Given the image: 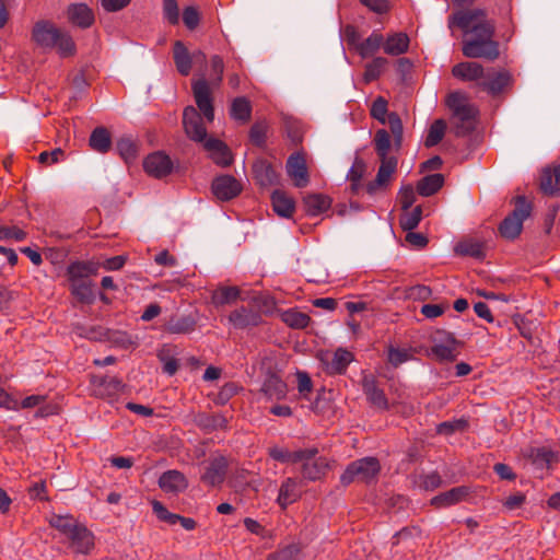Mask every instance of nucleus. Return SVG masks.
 Here are the masks:
<instances>
[{
    "label": "nucleus",
    "instance_id": "nucleus-3",
    "mask_svg": "<svg viewBox=\"0 0 560 560\" xmlns=\"http://www.w3.org/2000/svg\"><path fill=\"white\" fill-rule=\"evenodd\" d=\"M375 152L381 161L376 177L365 186V190L369 195H375L377 191L385 190L392 179V176L397 170V158L389 156V150L392 148L390 135L385 129H378L373 139Z\"/></svg>",
    "mask_w": 560,
    "mask_h": 560
},
{
    "label": "nucleus",
    "instance_id": "nucleus-62",
    "mask_svg": "<svg viewBox=\"0 0 560 560\" xmlns=\"http://www.w3.org/2000/svg\"><path fill=\"white\" fill-rule=\"evenodd\" d=\"M402 210H408L416 200V194L412 186H406L400 189L398 196Z\"/></svg>",
    "mask_w": 560,
    "mask_h": 560
},
{
    "label": "nucleus",
    "instance_id": "nucleus-5",
    "mask_svg": "<svg viewBox=\"0 0 560 560\" xmlns=\"http://www.w3.org/2000/svg\"><path fill=\"white\" fill-rule=\"evenodd\" d=\"M380 471L381 464L376 457H363L351 462L347 466L340 476V482L343 486H349L355 481L370 483L377 478Z\"/></svg>",
    "mask_w": 560,
    "mask_h": 560
},
{
    "label": "nucleus",
    "instance_id": "nucleus-23",
    "mask_svg": "<svg viewBox=\"0 0 560 560\" xmlns=\"http://www.w3.org/2000/svg\"><path fill=\"white\" fill-rule=\"evenodd\" d=\"M228 459L224 456H215L209 462L201 480L210 486H219L224 481Z\"/></svg>",
    "mask_w": 560,
    "mask_h": 560
},
{
    "label": "nucleus",
    "instance_id": "nucleus-48",
    "mask_svg": "<svg viewBox=\"0 0 560 560\" xmlns=\"http://www.w3.org/2000/svg\"><path fill=\"white\" fill-rule=\"evenodd\" d=\"M387 65V59L383 57H376L371 62L366 63L363 79L366 83L377 80L385 66Z\"/></svg>",
    "mask_w": 560,
    "mask_h": 560
},
{
    "label": "nucleus",
    "instance_id": "nucleus-40",
    "mask_svg": "<svg viewBox=\"0 0 560 560\" xmlns=\"http://www.w3.org/2000/svg\"><path fill=\"white\" fill-rule=\"evenodd\" d=\"M93 273H95L93 265L84 261H74L67 268V277L70 282L86 280Z\"/></svg>",
    "mask_w": 560,
    "mask_h": 560
},
{
    "label": "nucleus",
    "instance_id": "nucleus-63",
    "mask_svg": "<svg viewBox=\"0 0 560 560\" xmlns=\"http://www.w3.org/2000/svg\"><path fill=\"white\" fill-rule=\"evenodd\" d=\"M360 2L377 14H384L390 10L388 0H360Z\"/></svg>",
    "mask_w": 560,
    "mask_h": 560
},
{
    "label": "nucleus",
    "instance_id": "nucleus-53",
    "mask_svg": "<svg viewBox=\"0 0 560 560\" xmlns=\"http://www.w3.org/2000/svg\"><path fill=\"white\" fill-rule=\"evenodd\" d=\"M387 122L389 125L390 133L394 138V145L398 150L402 142V122L398 114L390 113L387 115Z\"/></svg>",
    "mask_w": 560,
    "mask_h": 560
},
{
    "label": "nucleus",
    "instance_id": "nucleus-60",
    "mask_svg": "<svg viewBox=\"0 0 560 560\" xmlns=\"http://www.w3.org/2000/svg\"><path fill=\"white\" fill-rule=\"evenodd\" d=\"M65 152L60 148L52 151H44L38 155V162L44 165H51L60 161L63 158Z\"/></svg>",
    "mask_w": 560,
    "mask_h": 560
},
{
    "label": "nucleus",
    "instance_id": "nucleus-59",
    "mask_svg": "<svg viewBox=\"0 0 560 560\" xmlns=\"http://www.w3.org/2000/svg\"><path fill=\"white\" fill-rule=\"evenodd\" d=\"M366 171V165L363 160L355 159L348 175L347 178L349 182H361L364 173Z\"/></svg>",
    "mask_w": 560,
    "mask_h": 560
},
{
    "label": "nucleus",
    "instance_id": "nucleus-35",
    "mask_svg": "<svg viewBox=\"0 0 560 560\" xmlns=\"http://www.w3.org/2000/svg\"><path fill=\"white\" fill-rule=\"evenodd\" d=\"M409 48V37L405 33H394L384 40V51L390 56L405 54Z\"/></svg>",
    "mask_w": 560,
    "mask_h": 560
},
{
    "label": "nucleus",
    "instance_id": "nucleus-19",
    "mask_svg": "<svg viewBox=\"0 0 560 560\" xmlns=\"http://www.w3.org/2000/svg\"><path fill=\"white\" fill-rule=\"evenodd\" d=\"M61 30L47 21L37 22L33 27L32 37L37 45L45 48H52L56 45L58 34Z\"/></svg>",
    "mask_w": 560,
    "mask_h": 560
},
{
    "label": "nucleus",
    "instance_id": "nucleus-47",
    "mask_svg": "<svg viewBox=\"0 0 560 560\" xmlns=\"http://www.w3.org/2000/svg\"><path fill=\"white\" fill-rule=\"evenodd\" d=\"M560 185L556 184V171L555 168L546 167L540 173V183L539 187L541 191L546 195H555Z\"/></svg>",
    "mask_w": 560,
    "mask_h": 560
},
{
    "label": "nucleus",
    "instance_id": "nucleus-20",
    "mask_svg": "<svg viewBox=\"0 0 560 560\" xmlns=\"http://www.w3.org/2000/svg\"><path fill=\"white\" fill-rule=\"evenodd\" d=\"M152 510L161 522L170 525L179 523L186 530H194L197 527V522L194 518L170 512L160 501L152 502Z\"/></svg>",
    "mask_w": 560,
    "mask_h": 560
},
{
    "label": "nucleus",
    "instance_id": "nucleus-39",
    "mask_svg": "<svg viewBox=\"0 0 560 560\" xmlns=\"http://www.w3.org/2000/svg\"><path fill=\"white\" fill-rule=\"evenodd\" d=\"M89 144L96 152H108L112 147V139L108 130L104 127L95 128L90 136Z\"/></svg>",
    "mask_w": 560,
    "mask_h": 560
},
{
    "label": "nucleus",
    "instance_id": "nucleus-31",
    "mask_svg": "<svg viewBox=\"0 0 560 560\" xmlns=\"http://www.w3.org/2000/svg\"><path fill=\"white\" fill-rule=\"evenodd\" d=\"M352 361L353 354L350 351L338 348L331 359L326 362V371L329 374H343Z\"/></svg>",
    "mask_w": 560,
    "mask_h": 560
},
{
    "label": "nucleus",
    "instance_id": "nucleus-54",
    "mask_svg": "<svg viewBox=\"0 0 560 560\" xmlns=\"http://www.w3.org/2000/svg\"><path fill=\"white\" fill-rule=\"evenodd\" d=\"M122 388L124 384L117 377H105L100 384L101 395H107L108 397L120 393Z\"/></svg>",
    "mask_w": 560,
    "mask_h": 560
},
{
    "label": "nucleus",
    "instance_id": "nucleus-56",
    "mask_svg": "<svg viewBox=\"0 0 560 560\" xmlns=\"http://www.w3.org/2000/svg\"><path fill=\"white\" fill-rule=\"evenodd\" d=\"M387 104L388 103L384 97L378 96L371 106V116L382 124L386 122Z\"/></svg>",
    "mask_w": 560,
    "mask_h": 560
},
{
    "label": "nucleus",
    "instance_id": "nucleus-64",
    "mask_svg": "<svg viewBox=\"0 0 560 560\" xmlns=\"http://www.w3.org/2000/svg\"><path fill=\"white\" fill-rule=\"evenodd\" d=\"M298 390L299 393L306 397L313 389V382L306 372H298Z\"/></svg>",
    "mask_w": 560,
    "mask_h": 560
},
{
    "label": "nucleus",
    "instance_id": "nucleus-27",
    "mask_svg": "<svg viewBox=\"0 0 560 560\" xmlns=\"http://www.w3.org/2000/svg\"><path fill=\"white\" fill-rule=\"evenodd\" d=\"M302 463V476L310 481L319 480L328 470V460L325 457H316V455Z\"/></svg>",
    "mask_w": 560,
    "mask_h": 560
},
{
    "label": "nucleus",
    "instance_id": "nucleus-8",
    "mask_svg": "<svg viewBox=\"0 0 560 560\" xmlns=\"http://www.w3.org/2000/svg\"><path fill=\"white\" fill-rule=\"evenodd\" d=\"M183 126L189 139L195 142L205 144L207 138V129L202 121V117L197 108L187 106L183 113Z\"/></svg>",
    "mask_w": 560,
    "mask_h": 560
},
{
    "label": "nucleus",
    "instance_id": "nucleus-25",
    "mask_svg": "<svg viewBox=\"0 0 560 560\" xmlns=\"http://www.w3.org/2000/svg\"><path fill=\"white\" fill-rule=\"evenodd\" d=\"M302 495L301 482L293 478H287L280 486L277 502L282 510L296 502Z\"/></svg>",
    "mask_w": 560,
    "mask_h": 560
},
{
    "label": "nucleus",
    "instance_id": "nucleus-17",
    "mask_svg": "<svg viewBox=\"0 0 560 560\" xmlns=\"http://www.w3.org/2000/svg\"><path fill=\"white\" fill-rule=\"evenodd\" d=\"M229 322L237 329L257 326L261 322L260 313L254 307L241 306L229 315Z\"/></svg>",
    "mask_w": 560,
    "mask_h": 560
},
{
    "label": "nucleus",
    "instance_id": "nucleus-32",
    "mask_svg": "<svg viewBox=\"0 0 560 560\" xmlns=\"http://www.w3.org/2000/svg\"><path fill=\"white\" fill-rule=\"evenodd\" d=\"M273 211L283 218H291L295 210L294 200L281 190H275L271 195Z\"/></svg>",
    "mask_w": 560,
    "mask_h": 560
},
{
    "label": "nucleus",
    "instance_id": "nucleus-2",
    "mask_svg": "<svg viewBox=\"0 0 560 560\" xmlns=\"http://www.w3.org/2000/svg\"><path fill=\"white\" fill-rule=\"evenodd\" d=\"M452 74L462 81L475 82L479 89L492 97L501 95L511 89L514 83L513 75L509 70L486 69L476 61H464L455 65L452 68Z\"/></svg>",
    "mask_w": 560,
    "mask_h": 560
},
{
    "label": "nucleus",
    "instance_id": "nucleus-18",
    "mask_svg": "<svg viewBox=\"0 0 560 560\" xmlns=\"http://www.w3.org/2000/svg\"><path fill=\"white\" fill-rule=\"evenodd\" d=\"M205 150L210 159L219 166L226 167L233 162V155L229 147L217 138H209L205 141Z\"/></svg>",
    "mask_w": 560,
    "mask_h": 560
},
{
    "label": "nucleus",
    "instance_id": "nucleus-38",
    "mask_svg": "<svg viewBox=\"0 0 560 560\" xmlns=\"http://www.w3.org/2000/svg\"><path fill=\"white\" fill-rule=\"evenodd\" d=\"M230 115L241 124L248 122L252 117L250 102L244 96L234 98L230 107Z\"/></svg>",
    "mask_w": 560,
    "mask_h": 560
},
{
    "label": "nucleus",
    "instance_id": "nucleus-9",
    "mask_svg": "<svg viewBox=\"0 0 560 560\" xmlns=\"http://www.w3.org/2000/svg\"><path fill=\"white\" fill-rule=\"evenodd\" d=\"M191 89L198 109L207 121L214 119V108L211 89L206 79H198L191 83Z\"/></svg>",
    "mask_w": 560,
    "mask_h": 560
},
{
    "label": "nucleus",
    "instance_id": "nucleus-28",
    "mask_svg": "<svg viewBox=\"0 0 560 560\" xmlns=\"http://www.w3.org/2000/svg\"><path fill=\"white\" fill-rule=\"evenodd\" d=\"M302 202L306 213L316 217L330 208L331 198L324 194H307L303 197Z\"/></svg>",
    "mask_w": 560,
    "mask_h": 560
},
{
    "label": "nucleus",
    "instance_id": "nucleus-58",
    "mask_svg": "<svg viewBox=\"0 0 560 560\" xmlns=\"http://www.w3.org/2000/svg\"><path fill=\"white\" fill-rule=\"evenodd\" d=\"M183 22L189 30H195L200 22V14L197 8L186 7L183 12Z\"/></svg>",
    "mask_w": 560,
    "mask_h": 560
},
{
    "label": "nucleus",
    "instance_id": "nucleus-42",
    "mask_svg": "<svg viewBox=\"0 0 560 560\" xmlns=\"http://www.w3.org/2000/svg\"><path fill=\"white\" fill-rule=\"evenodd\" d=\"M49 524L68 538L81 523L71 515H54Z\"/></svg>",
    "mask_w": 560,
    "mask_h": 560
},
{
    "label": "nucleus",
    "instance_id": "nucleus-37",
    "mask_svg": "<svg viewBox=\"0 0 560 560\" xmlns=\"http://www.w3.org/2000/svg\"><path fill=\"white\" fill-rule=\"evenodd\" d=\"M444 184V176L440 173L424 176L417 184L419 195L429 197L436 194Z\"/></svg>",
    "mask_w": 560,
    "mask_h": 560
},
{
    "label": "nucleus",
    "instance_id": "nucleus-4",
    "mask_svg": "<svg viewBox=\"0 0 560 560\" xmlns=\"http://www.w3.org/2000/svg\"><path fill=\"white\" fill-rule=\"evenodd\" d=\"M446 105L456 120V136L469 135L476 127L478 108L469 103L467 95L460 91L451 92L446 97Z\"/></svg>",
    "mask_w": 560,
    "mask_h": 560
},
{
    "label": "nucleus",
    "instance_id": "nucleus-61",
    "mask_svg": "<svg viewBox=\"0 0 560 560\" xmlns=\"http://www.w3.org/2000/svg\"><path fill=\"white\" fill-rule=\"evenodd\" d=\"M249 139L255 145H262L266 139V126L261 122H256L249 130Z\"/></svg>",
    "mask_w": 560,
    "mask_h": 560
},
{
    "label": "nucleus",
    "instance_id": "nucleus-14",
    "mask_svg": "<svg viewBox=\"0 0 560 560\" xmlns=\"http://www.w3.org/2000/svg\"><path fill=\"white\" fill-rule=\"evenodd\" d=\"M260 392L268 400H281L287 397L288 386L278 373L269 371L264 378Z\"/></svg>",
    "mask_w": 560,
    "mask_h": 560
},
{
    "label": "nucleus",
    "instance_id": "nucleus-36",
    "mask_svg": "<svg viewBox=\"0 0 560 560\" xmlns=\"http://www.w3.org/2000/svg\"><path fill=\"white\" fill-rule=\"evenodd\" d=\"M381 46L384 47V36L378 31H373L368 38L357 45V52L365 59L374 56Z\"/></svg>",
    "mask_w": 560,
    "mask_h": 560
},
{
    "label": "nucleus",
    "instance_id": "nucleus-16",
    "mask_svg": "<svg viewBox=\"0 0 560 560\" xmlns=\"http://www.w3.org/2000/svg\"><path fill=\"white\" fill-rule=\"evenodd\" d=\"M252 168L254 179L260 187H271L279 184V172L267 160L255 161Z\"/></svg>",
    "mask_w": 560,
    "mask_h": 560
},
{
    "label": "nucleus",
    "instance_id": "nucleus-50",
    "mask_svg": "<svg viewBox=\"0 0 560 560\" xmlns=\"http://www.w3.org/2000/svg\"><path fill=\"white\" fill-rule=\"evenodd\" d=\"M117 151L126 163H131L137 158L138 148L131 139L121 138L117 142Z\"/></svg>",
    "mask_w": 560,
    "mask_h": 560
},
{
    "label": "nucleus",
    "instance_id": "nucleus-44",
    "mask_svg": "<svg viewBox=\"0 0 560 560\" xmlns=\"http://www.w3.org/2000/svg\"><path fill=\"white\" fill-rule=\"evenodd\" d=\"M70 290L81 303L91 304L94 301L92 283L89 280L70 282Z\"/></svg>",
    "mask_w": 560,
    "mask_h": 560
},
{
    "label": "nucleus",
    "instance_id": "nucleus-22",
    "mask_svg": "<svg viewBox=\"0 0 560 560\" xmlns=\"http://www.w3.org/2000/svg\"><path fill=\"white\" fill-rule=\"evenodd\" d=\"M159 487L165 493L177 494L187 489L188 481L183 472L172 469L161 475L159 478Z\"/></svg>",
    "mask_w": 560,
    "mask_h": 560
},
{
    "label": "nucleus",
    "instance_id": "nucleus-11",
    "mask_svg": "<svg viewBox=\"0 0 560 560\" xmlns=\"http://www.w3.org/2000/svg\"><path fill=\"white\" fill-rule=\"evenodd\" d=\"M173 161L163 151H155L153 153H150L144 160H143V170L144 172L154 178H164L167 175H170L173 171Z\"/></svg>",
    "mask_w": 560,
    "mask_h": 560
},
{
    "label": "nucleus",
    "instance_id": "nucleus-51",
    "mask_svg": "<svg viewBox=\"0 0 560 560\" xmlns=\"http://www.w3.org/2000/svg\"><path fill=\"white\" fill-rule=\"evenodd\" d=\"M52 48H57L62 57L72 56L75 52V44L72 37L63 31L59 32L56 45Z\"/></svg>",
    "mask_w": 560,
    "mask_h": 560
},
{
    "label": "nucleus",
    "instance_id": "nucleus-55",
    "mask_svg": "<svg viewBox=\"0 0 560 560\" xmlns=\"http://www.w3.org/2000/svg\"><path fill=\"white\" fill-rule=\"evenodd\" d=\"M26 238V232L22 229L12 225H0V241L2 240H14L16 242H22Z\"/></svg>",
    "mask_w": 560,
    "mask_h": 560
},
{
    "label": "nucleus",
    "instance_id": "nucleus-15",
    "mask_svg": "<svg viewBox=\"0 0 560 560\" xmlns=\"http://www.w3.org/2000/svg\"><path fill=\"white\" fill-rule=\"evenodd\" d=\"M318 451L315 447L298 450L294 452L289 451L288 448L272 446L268 450L269 456L280 463H300L306 459L313 458L317 455Z\"/></svg>",
    "mask_w": 560,
    "mask_h": 560
},
{
    "label": "nucleus",
    "instance_id": "nucleus-24",
    "mask_svg": "<svg viewBox=\"0 0 560 560\" xmlns=\"http://www.w3.org/2000/svg\"><path fill=\"white\" fill-rule=\"evenodd\" d=\"M67 16L70 23L81 28L91 27L95 21L93 10L84 3L70 4L67 9Z\"/></svg>",
    "mask_w": 560,
    "mask_h": 560
},
{
    "label": "nucleus",
    "instance_id": "nucleus-41",
    "mask_svg": "<svg viewBox=\"0 0 560 560\" xmlns=\"http://www.w3.org/2000/svg\"><path fill=\"white\" fill-rule=\"evenodd\" d=\"M281 320L293 329H304L308 326L311 317L306 313L291 308L281 314Z\"/></svg>",
    "mask_w": 560,
    "mask_h": 560
},
{
    "label": "nucleus",
    "instance_id": "nucleus-7",
    "mask_svg": "<svg viewBox=\"0 0 560 560\" xmlns=\"http://www.w3.org/2000/svg\"><path fill=\"white\" fill-rule=\"evenodd\" d=\"M433 345L430 355L440 362H453L458 355L460 342L455 336L445 330H436L432 337Z\"/></svg>",
    "mask_w": 560,
    "mask_h": 560
},
{
    "label": "nucleus",
    "instance_id": "nucleus-46",
    "mask_svg": "<svg viewBox=\"0 0 560 560\" xmlns=\"http://www.w3.org/2000/svg\"><path fill=\"white\" fill-rule=\"evenodd\" d=\"M446 124L443 119H436L429 128L424 140L427 148H432L440 143L445 135Z\"/></svg>",
    "mask_w": 560,
    "mask_h": 560
},
{
    "label": "nucleus",
    "instance_id": "nucleus-49",
    "mask_svg": "<svg viewBox=\"0 0 560 560\" xmlns=\"http://www.w3.org/2000/svg\"><path fill=\"white\" fill-rule=\"evenodd\" d=\"M405 212L400 215L399 224L404 231H411L418 226L422 218V209L417 206L411 211L404 210Z\"/></svg>",
    "mask_w": 560,
    "mask_h": 560
},
{
    "label": "nucleus",
    "instance_id": "nucleus-13",
    "mask_svg": "<svg viewBox=\"0 0 560 560\" xmlns=\"http://www.w3.org/2000/svg\"><path fill=\"white\" fill-rule=\"evenodd\" d=\"M287 173L298 188H304L310 183L306 160L302 152L291 154L287 161Z\"/></svg>",
    "mask_w": 560,
    "mask_h": 560
},
{
    "label": "nucleus",
    "instance_id": "nucleus-26",
    "mask_svg": "<svg viewBox=\"0 0 560 560\" xmlns=\"http://www.w3.org/2000/svg\"><path fill=\"white\" fill-rule=\"evenodd\" d=\"M71 548L78 553H89L94 548V535L80 524L78 528L68 537Z\"/></svg>",
    "mask_w": 560,
    "mask_h": 560
},
{
    "label": "nucleus",
    "instance_id": "nucleus-57",
    "mask_svg": "<svg viewBox=\"0 0 560 560\" xmlns=\"http://www.w3.org/2000/svg\"><path fill=\"white\" fill-rule=\"evenodd\" d=\"M163 13L170 24L176 25L179 22V10L176 0H163Z\"/></svg>",
    "mask_w": 560,
    "mask_h": 560
},
{
    "label": "nucleus",
    "instance_id": "nucleus-34",
    "mask_svg": "<svg viewBox=\"0 0 560 560\" xmlns=\"http://www.w3.org/2000/svg\"><path fill=\"white\" fill-rule=\"evenodd\" d=\"M241 291L237 287L220 285L211 293V303L215 307L230 305L238 300Z\"/></svg>",
    "mask_w": 560,
    "mask_h": 560
},
{
    "label": "nucleus",
    "instance_id": "nucleus-21",
    "mask_svg": "<svg viewBox=\"0 0 560 560\" xmlns=\"http://www.w3.org/2000/svg\"><path fill=\"white\" fill-rule=\"evenodd\" d=\"M470 493L469 487L459 486L433 497L430 503L436 509L447 508L466 500Z\"/></svg>",
    "mask_w": 560,
    "mask_h": 560
},
{
    "label": "nucleus",
    "instance_id": "nucleus-33",
    "mask_svg": "<svg viewBox=\"0 0 560 560\" xmlns=\"http://www.w3.org/2000/svg\"><path fill=\"white\" fill-rule=\"evenodd\" d=\"M529 458L539 468H551L553 464L559 462L558 453L545 446L532 448Z\"/></svg>",
    "mask_w": 560,
    "mask_h": 560
},
{
    "label": "nucleus",
    "instance_id": "nucleus-52",
    "mask_svg": "<svg viewBox=\"0 0 560 560\" xmlns=\"http://www.w3.org/2000/svg\"><path fill=\"white\" fill-rule=\"evenodd\" d=\"M301 551L299 544H291L269 555L267 560H299Z\"/></svg>",
    "mask_w": 560,
    "mask_h": 560
},
{
    "label": "nucleus",
    "instance_id": "nucleus-6",
    "mask_svg": "<svg viewBox=\"0 0 560 560\" xmlns=\"http://www.w3.org/2000/svg\"><path fill=\"white\" fill-rule=\"evenodd\" d=\"M532 212V205L526 198L518 196L515 198L514 210L500 223L499 233L506 240H515L523 230L524 221Z\"/></svg>",
    "mask_w": 560,
    "mask_h": 560
},
{
    "label": "nucleus",
    "instance_id": "nucleus-1",
    "mask_svg": "<svg viewBox=\"0 0 560 560\" xmlns=\"http://www.w3.org/2000/svg\"><path fill=\"white\" fill-rule=\"evenodd\" d=\"M448 26L460 28L472 37L463 42V55L470 59L483 58L493 61L499 58V43L493 39L495 23L487 18L483 9H465L448 18Z\"/></svg>",
    "mask_w": 560,
    "mask_h": 560
},
{
    "label": "nucleus",
    "instance_id": "nucleus-45",
    "mask_svg": "<svg viewBox=\"0 0 560 560\" xmlns=\"http://www.w3.org/2000/svg\"><path fill=\"white\" fill-rule=\"evenodd\" d=\"M416 351L412 348H396L388 346L387 348V362L394 368L411 360Z\"/></svg>",
    "mask_w": 560,
    "mask_h": 560
},
{
    "label": "nucleus",
    "instance_id": "nucleus-30",
    "mask_svg": "<svg viewBox=\"0 0 560 560\" xmlns=\"http://www.w3.org/2000/svg\"><path fill=\"white\" fill-rule=\"evenodd\" d=\"M197 322L190 315L172 316L164 325V331L172 335H187L196 329Z\"/></svg>",
    "mask_w": 560,
    "mask_h": 560
},
{
    "label": "nucleus",
    "instance_id": "nucleus-43",
    "mask_svg": "<svg viewBox=\"0 0 560 560\" xmlns=\"http://www.w3.org/2000/svg\"><path fill=\"white\" fill-rule=\"evenodd\" d=\"M455 253L460 256L481 258L485 256V249L481 242L476 240H464L456 244Z\"/></svg>",
    "mask_w": 560,
    "mask_h": 560
},
{
    "label": "nucleus",
    "instance_id": "nucleus-29",
    "mask_svg": "<svg viewBox=\"0 0 560 560\" xmlns=\"http://www.w3.org/2000/svg\"><path fill=\"white\" fill-rule=\"evenodd\" d=\"M192 58L182 40L173 44V59L179 74L187 77L192 68Z\"/></svg>",
    "mask_w": 560,
    "mask_h": 560
},
{
    "label": "nucleus",
    "instance_id": "nucleus-12",
    "mask_svg": "<svg viewBox=\"0 0 560 560\" xmlns=\"http://www.w3.org/2000/svg\"><path fill=\"white\" fill-rule=\"evenodd\" d=\"M212 194L221 201L236 198L243 190L241 182L232 175H220L212 180Z\"/></svg>",
    "mask_w": 560,
    "mask_h": 560
},
{
    "label": "nucleus",
    "instance_id": "nucleus-10",
    "mask_svg": "<svg viewBox=\"0 0 560 560\" xmlns=\"http://www.w3.org/2000/svg\"><path fill=\"white\" fill-rule=\"evenodd\" d=\"M362 390L366 396V400L371 406L378 410H388L395 406V402L389 405L384 390L380 387L378 381L373 374H364L361 381Z\"/></svg>",
    "mask_w": 560,
    "mask_h": 560
}]
</instances>
